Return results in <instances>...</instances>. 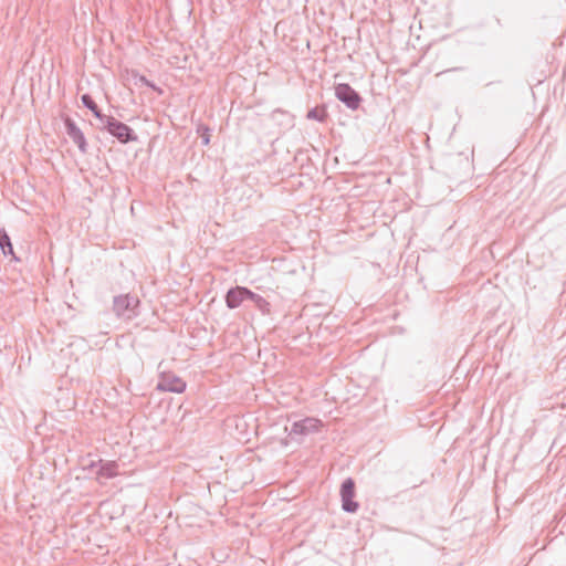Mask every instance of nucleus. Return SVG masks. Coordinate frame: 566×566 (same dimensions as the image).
I'll list each match as a JSON object with an SVG mask.
<instances>
[{"label":"nucleus","instance_id":"nucleus-3","mask_svg":"<svg viewBox=\"0 0 566 566\" xmlns=\"http://www.w3.org/2000/svg\"><path fill=\"white\" fill-rule=\"evenodd\" d=\"M156 389L159 391L181 394L186 389V382L175 374L161 373Z\"/></svg>","mask_w":566,"mask_h":566},{"label":"nucleus","instance_id":"nucleus-1","mask_svg":"<svg viewBox=\"0 0 566 566\" xmlns=\"http://www.w3.org/2000/svg\"><path fill=\"white\" fill-rule=\"evenodd\" d=\"M101 129L107 130L113 137L117 138L122 144H127L129 142H135L137 139L134 130L126 125L117 120L113 116H107L105 120L99 126Z\"/></svg>","mask_w":566,"mask_h":566},{"label":"nucleus","instance_id":"nucleus-7","mask_svg":"<svg viewBox=\"0 0 566 566\" xmlns=\"http://www.w3.org/2000/svg\"><path fill=\"white\" fill-rule=\"evenodd\" d=\"M321 421L315 418H305L300 421L293 422L290 429V436H306L308 433L315 432L318 430L321 426Z\"/></svg>","mask_w":566,"mask_h":566},{"label":"nucleus","instance_id":"nucleus-15","mask_svg":"<svg viewBox=\"0 0 566 566\" xmlns=\"http://www.w3.org/2000/svg\"><path fill=\"white\" fill-rule=\"evenodd\" d=\"M198 133L201 136L202 144L203 145H208L210 143V129H209V127L203 126V125L199 126L198 127Z\"/></svg>","mask_w":566,"mask_h":566},{"label":"nucleus","instance_id":"nucleus-9","mask_svg":"<svg viewBox=\"0 0 566 566\" xmlns=\"http://www.w3.org/2000/svg\"><path fill=\"white\" fill-rule=\"evenodd\" d=\"M99 469L97 471V475L112 479L118 474V464L115 461H98Z\"/></svg>","mask_w":566,"mask_h":566},{"label":"nucleus","instance_id":"nucleus-13","mask_svg":"<svg viewBox=\"0 0 566 566\" xmlns=\"http://www.w3.org/2000/svg\"><path fill=\"white\" fill-rule=\"evenodd\" d=\"M326 116L327 115H326L325 109H318L317 107L312 108L307 113V118L308 119H314V120H317V122H324L326 119Z\"/></svg>","mask_w":566,"mask_h":566},{"label":"nucleus","instance_id":"nucleus-5","mask_svg":"<svg viewBox=\"0 0 566 566\" xmlns=\"http://www.w3.org/2000/svg\"><path fill=\"white\" fill-rule=\"evenodd\" d=\"M335 95L342 103L353 111L357 109L361 102L359 94L346 83L338 84L335 87Z\"/></svg>","mask_w":566,"mask_h":566},{"label":"nucleus","instance_id":"nucleus-10","mask_svg":"<svg viewBox=\"0 0 566 566\" xmlns=\"http://www.w3.org/2000/svg\"><path fill=\"white\" fill-rule=\"evenodd\" d=\"M81 101H82L83 105L86 108H88L93 113V115L99 120V124H102L105 120L107 115H104L99 111V108L97 107L96 103L94 102V99L92 98L91 95H88V94L82 95Z\"/></svg>","mask_w":566,"mask_h":566},{"label":"nucleus","instance_id":"nucleus-12","mask_svg":"<svg viewBox=\"0 0 566 566\" xmlns=\"http://www.w3.org/2000/svg\"><path fill=\"white\" fill-rule=\"evenodd\" d=\"M249 300H251L262 313L265 314L270 312V303L263 296L251 291Z\"/></svg>","mask_w":566,"mask_h":566},{"label":"nucleus","instance_id":"nucleus-11","mask_svg":"<svg viewBox=\"0 0 566 566\" xmlns=\"http://www.w3.org/2000/svg\"><path fill=\"white\" fill-rule=\"evenodd\" d=\"M0 248L4 255H12L14 260H18L13 252L11 239L4 228H0Z\"/></svg>","mask_w":566,"mask_h":566},{"label":"nucleus","instance_id":"nucleus-4","mask_svg":"<svg viewBox=\"0 0 566 566\" xmlns=\"http://www.w3.org/2000/svg\"><path fill=\"white\" fill-rule=\"evenodd\" d=\"M355 482L352 478L344 480L340 486L342 509L347 513H355L359 504L354 501Z\"/></svg>","mask_w":566,"mask_h":566},{"label":"nucleus","instance_id":"nucleus-6","mask_svg":"<svg viewBox=\"0 0 566 566\" xmlns=\"http://www.w3.org/2000/svg\"><path fill=\"white\" fill-rule=\"evenodd\" d=\"M67 136L78 147L82 154L87 151V143L81 128L70 117L64 120Z\"/></svg>","mask_w":566,"mask_h":566},{"label":"nucleus","instance_id":"nucleus-8","mask_svg":"<svg viewBox=\"0 0 566 566\" xmlns=\"http://www.w3.org/2000/svg\"><path fill=\"white\" fill-rule=\"evenodd\" d=\"M251 291L243 286H235L230 289L226 294V304L229 308L233 310L239 307L245 300H249Z\"/></svg>","mask_w":566,"mask_h":566},{"label":"nucleus","instance_id":"nucleus-14","mask_svg":"<svg viewBox=\"0 0 566 566\" xmlns=\"http://www.w3.org/2000/svg\"><path fill=\"white\" fill-rule=\"evenodd\" d=\"M135 78H136L135 84L146 85V86L153 88L154 91L158 92L159 94H161L163 91L156 84L148 81L144 75H136Z\"/></svg>","mask_w":566,"mask_h":566},{"label":"nucleus","instance_id":"nucleus-2","mask_svg":"<svg viewBox=\"0 0 566 566\" xmlns=\"http://www.w3.org/2000/svg\"><path fill=\"white\" fill-rule=\"evenodd\" d=\"M139 300L130 294L118 295L114 297L113 311L118 317L132 319L137 316Z\"/></svg>","mask_w":566,"mask_h":566}]
</instances>
